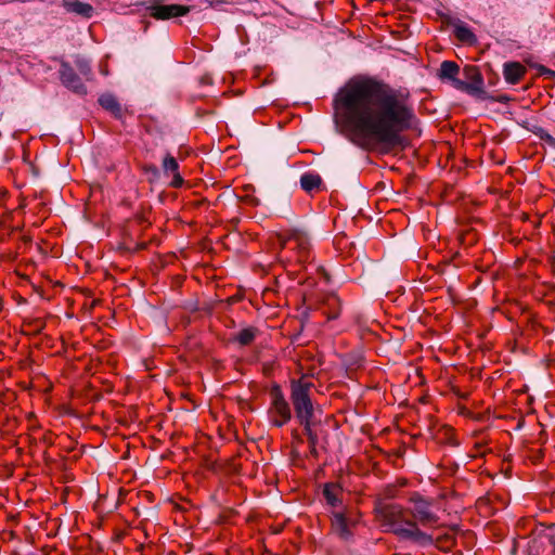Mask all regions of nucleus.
Returning <instances> with one entry per match:
<instances>
[{
	"label": "nucleus",
	"instance_id": "obj_21",
	"mask_svg": "<svg viewBox=\"0 0 555 555\" xmlns=\"http://www.w3.org/2000/svg\"><path fill=\"white\" fill-rule=\"evenodd\" d=\"M535 68L538 69V72L541 74V75H544V76H548V77H552L555 75V72L546 68L545 66L543 65H538L535 66Z\"/></svg>",
	"mask_w": 555,
	"mask_h": 555
},
{
	"label": "nucleus",
	"instance_id": "obj_4",
	"mask_svg": "<svg viewBox=\"0 0 555 555\" xmlns=\"http://www.w3.org/2000/svg\"><path fill=\"white\" fill-rule=\"evenodd\" d=\"M279 242L282 248L296 251L299 262H305L310 259L312 245L307 232L299 229H292L285 234L279 235Z\"/></svg>",
	"mask_w": 555,
	"mask_h": 555
},
{
	"label": "nucleus",
	"instance_id": "obj_22",
	"mask_svg": "<svg viewBox=\"0 0 555 555\" xmlns=\"http://www.w3.org/2000/svg\"><path fill=\"white\" fill-rule=\"evenodd\" d=\"M330 301H332L333 304H336V305H338V304H339L338 298H336L335 296L331 297V298H330Z\"/></svg>",
	"mask_w": 555,
	"mask_h": 555
},
{
	"label": "nucleus",
	"instance_id": "obj_13",
	"mask_svg": "<svg viewBox=\"0 0 555 555\" xmlns=\"http://www.w3.org/2000/svg\"><path fill=\"white\" fill-rule=\"evenodd\" d=\"M63 7L67 12H73L87 18L91 17L93 13L92 5L78 0H63Z\"/></svg>",
	"mask_w": 555,
	"mask_h": 555
},
{
	"label": "nucleus",
	"instance_id": "obj_9",
	"mask_svg": "<svg viewBox=\"0 0 555 555\" xmlns=\"http://www.w3.org/2000/svg\"><path fill=\"white\" fill-rule=\"evenodd\" d=\"M526 67L518 62H507L503 66V76L507 83H518L526 74Z\"/></svg>",
	"mask_w": 555,
	"mask_h": 555
},
{
	"label": "nucleus",
	"instance_id": "obj_7",
	"mask_svg": "<svg viewBox=\"0 0 555 555\" xmlns=\"http://www.w3.org/2000/svg\"><path fill=\"white\" fill-rule=\"evenodd\" d=\"M146 10L156 20H169L183 16L190 12V8L186 5L166 4L162 0H153Z\"/></svg>",
	"mask_w": 555,
	"mask_h": 555
},
{
	"label": "nucleus",
	"instance_id": "obj_20",
	"mask_svg": "<svg viewBox=\"0 0 555 555\" xmlns=\"http://www.w3.org/2000/svg\"><path fill=\"white\" fill-rule=\"evenodd\" d=\"M311 420L312 418H307V422H299V423H300V425L304 426L305 433L308 436L309 441L313 443L315 441V435L312 433V429H311Z\"/></svg>",
	"mask_w": 555,
	"mask_h": 555
},
{
	"label": "nucleus",
	"instance_id": "obj_2",
	"mask_svg": "<svg viewBox=\"0 0 555 555\" xmlns=\"http://www.w3.org/2000/svg\"><path fill=\"white\" fill-rule=\"evenodd\" d=\"M408 511L412 519L408 518L406 511L398 504L379 503L375 507L376 517L386 531H391L403 539L415 542H431L433 538L418 527L436 528L439 526V516L434 500L420 493H413L409 499Z\"/></svg>",
	"mask_w": 555,
	"mask_h": 555
},
{
	"label": "nucleus",
	"instance_id": "obj_3",
	"mask_svg": "<svg viewBox=\"0 0 555 555\" xmlns=\"http://www.w3.org/2000/svg\"><path fill=\"white\" fill-rule=\"evenodd\" d=\"M312 383L300 379L292 383L291 400L293 402L298 422H307L313 416V403L311 400Z\"/></svg>",
	"mask_w": 555,
	"mask_h": 555
},
{
	"label": "nucleus",
	"instance_id": "obj_17",
	"mask_svg": "<svg viewBox=\"0 0 555 555\" xmlns=\"http://www.w3.org/2000/svg\"><path fill=\"white\" fill-rule=\"evenodd\" d=\"M258 335V330L256 327L249 326L240 330L235 335L233 340L238 343L241 346H248L250 345L254 339Z\"/></svg>",
	"mask_w": 555,
	"mask_h": 555
},
{
	"label": "nucleus",
	"instance_id": "obj_19",
	"mask_svg": "<svg viewBox=\"0 0 555 555\" xmlns=\"http://www.w3.org/2000/svg\"><path fill=\"white\" fill-rule=\"evenodd\" d=\"M76 67L80 72V74L86 77V79H90L91 77V66L90 62L83 57H77L75 61Z\"/></svg>",
	"mask_w": 555,
	"mask_h": 555
},
{
	"label": "nucleus",
	"instance_id": "obj_18",
	"mask_svg": "<svg viewBox=\"0 0 555 555\" xmlns=\"http://www.w3.org/2000/svg\"><path fill=\"white\" fill-rule=\"evenodd\" d=\"M454 34L462 42H472L475 39L473 31L465 25H457L454 29Z\"/></svg>",
	"mask_w": 555,
	"mask_h": 555
},
{
	"label": "nucleus",
	"instance_id": "obj_16",
	"mask_svg": "<svg viewBox=\"0 0 555 555\" xmlns=\"http://www.w3.org/2000/svg\"><path fill=\"white\" fill-rule=\"evenodd\" d=\"M322 179L318 173L305 172L300 177V186L306 192H312L318 190L321 185Z\"/></svg>",
	"mask_w": 555,
	"mask_h": 555
},
{
	"label": "nucleus",
	"instance_id": "obj_11",
	"mask_svg": "<svg viewBox=\"0 0 555 555\" xmlns=\"http://www.w3.org/2000/svg\"><path fill=\"white\" fill-rule=\"evenodd\" d=\"M349 526L350 521L344 512H333L332 528L335 533H337L343 539H348L351 534Z\"/></svg>",
	"mask_w": 555,
	"mask_h": 555
},
{
	"label": "nucleus",
	"instance_id": "obj_12",
	"mask_svg": "<svg viewBox=\"0 0 555 555\" xmlns=\"http://www.w3.org/2000/svg\"><path fill=\"white\" fill-rule=\"evenodd\" d=\"M323 495L326 503L332 507L341 506L343 489L339 485L333 482L326 483L323 488Z\"/></svg>",
	"mask_w": 555,
	"mask_h": 555
},
{
	"label": "nucleus",
	"instance_id": "obj_14",
	"mask_svg": "<svg viewBox=\"0 0 555 555\" xmlns=\"http://www.w3.org/2000/svg\"><path fill=\"white\" fill-rule=\"evenodd\" d=\"M163 169L165 173L172 176V186L178 188L182 184L183 180L178 172L179 165L175 157L171 155H166L163 160Z\"/></svg>",
	"mask_w": 555,
	"mask_h": 555
},
{
	"label": "nucleus",
	"instance_id": "obj_8",
	"mask_svg": "<svg viewBox=\"0 0 555 555\" xmlns=\"http://www.w3.org/2000/svg\"><path fill=\"white\" fill-rule=\"evenodd\" d=\"M61 80L63 85L77 94H86L87 88L81 79L75 74L74 69L67 64L62 63L60 68Z\"/></svg>",
	"mask_w": 555,
	"mask_h": 555
},
{
	"label": "nucleus",
	"instance_id": "obj_10",
	"mask_svg": "<svg viewBox=\"0 0 555 555\" xmlns=\"http://www.w3.org/2000/svg\"><path fill=\"white\" fill-rule=\"evenodd\" d=\"M460 73V66L453 61H443L438 70V77L442 81L449 82L453 88L455 81H460L457 78Z\"/></svg>",
	"mask_w": 555,
	"mask_h": 555
},
{
	"label": "nucleus",
	"instance_id": "obj_23",
	"mask_svg": "<svg viewBox=\"0 0 555 555\" xmlns=\"http://www.w3.org/2000/svg\"><path fill=\"white\" fill-rule=\"evenodd\" d=\"M337 317V313H334L333 315H331L330 318H336Z\"/></svg>",
	"mask_w": 555,
	"mask_h": 555
},
{
	"label": "nucleus",
	"instance_id": "obj_15",
	"mask_svg": "<svg viewBox=\"0 0 555 555\" xmlns=\"http://www.w3.org/2000/svg\"><path fill=\"white\" fill-rule=\"evenodd\" d=\"M99 103L104 109L108 111L115 117H117V118L121 117V115H122L121 106L114 95H112L109 93L102 94L99 99Z\"/></svg>",
	"mask_w": 555,
	"mask_h": 555
},
{
	"label": "nucleus",
	"instance_id": "obj_5",
	"mask_svg": "<svg viewBox=\"0 0 555 555\" xmlns=\"http://www.w3.org/2000/svg\"><path fill=\"white\" fill-rule=\"evenodd\" d=\"M465 80L455 81L454 89L465 92L474 98L485 100L487 92L485 90L483 77L477 66L466 65L463 68Z\"/></svg>",
	"mask_w": 555,
	"mask_h": 555
},
{
	"label": "nucleus",
	"instance_id": "obj_1",
	"mask_svg": "<svg viewBox=\"0 0 555 555\" xmlns=\"http://www.w3.org/2000/svg\"><path fill=\"white\" fill-rule=\"evenodd\" d=\"M334 109L341 132L361 146H395L416 122L408 93L365 76L338 90Z\"/></svg>",
	"mask_w": 555,
	"mask_h": 555
},
{
	"label": "nucleus",
	"instance_id": "obj_6",
	"mask_svg": "<svg viewBox=\"0 0 555 555\" xmlns=\"http://www.w3.org/2000/svg\"><path fill=\"white\" fill-rule=\"evenodd\" d=\"M271 403L268 409V417L272 425L282 427L292 418V410L279 386L270 390Z\"/></svg>",
	"mask_w": 555,
	"mask_h": 555
}]
</instances>
